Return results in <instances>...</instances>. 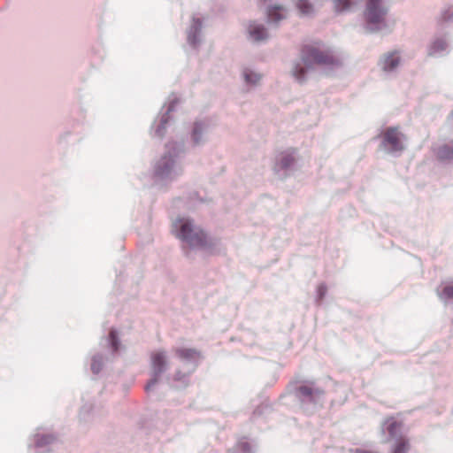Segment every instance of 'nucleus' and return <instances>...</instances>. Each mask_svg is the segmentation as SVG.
Returning <instances> with one entry per match:
<instances>
[{
	"mask_svg": "<svg viewBox=\"0 0 453 453\" xmlns=\"http://www.w3.org/2000/svg\"><path fill=\"white\" fill-rule=\"evenodd\" d=\"M300 63L295 65L292 73L298 81H303L304 74L314 65H335L340 64L339 58L329 50L325 49L321 42H311L302 45Z\"/></svg>",
	"mask_w": 453,
	"mask_h": 453,
	"instance_id": "1",
	"label": "nucleus"
},
{
	"mask_svg": "<svg viewBox=\"0 0 453 453\" xmlns=\"http://www.w3.org/2000/svg\"><path fill=\"white\" fill-rule=\"evenodd\" d=\"M176 236L186 242L190 247L207 248L212 245L206 234L195 227L188 219H179L173 223Z\"/></svg>",
	"mask_w": 453,
	"mask_h": 453,
	"instance_id": "2",
	"label": "nucleus"
},
{
	"mask_svg": "<svg viewBox=\"0 0 453 453\" xmlns=\"http://www.w3.org/2000/svg\"><path fill=\"white\" fill-rule=\"evenodd\" d=\"M387 12L382 0H367L364 15L367 25L377 29L384 25Z\"/></svg>",
	"mask_w": 453,
	"mask_h": 453,
	"instance_id": "3",
	"label": "nucleus"
},
{
	"mask_svg": "<svg viewBox=\"0 0 453 453\" xmlns=\"http://www.w3.org/2000/svg\"><path fill=\"white\" fill-rule=\"evenodd\" d=\"M403 134L398 127H388L382 134V145L392 152L404 150Z\"/></svg>",
	"mask_w": 453,
	"mask_h": 453,
	"instance_id": "4",
	"label": "nucleus"
},
{
	"mask_svg": "<svg viewBox=\"0 0 453 453\" xmlns=\"http://www.w3.org/2000/svg\"><path fill=\"white\" fill-rule=\"evenodd\" d=\"M384 426H386V430L391 438L396 439L402 435L403 423L394 417L387 418L384 421Z\"/></svg>",
	"mask_w": 453,
	"mask_h": 453,
	"instance_id": "5",
	"label": "nucleus"
},
{
	"mask_svg": "<svg viewBox=\"0 0 453 453\" xmlns=\"http://www.w3.org/2000/svg\"><path fill=\"white\" fill-rule=\"evenodd\" d=\"M151 363L155 375L158 376L164 372L166 365L165 353L163 351H157L152 353Z\"/></svg>",
	"mask_w": 453,
	"mask_h": 453,
	"instance_id": "6",
	"label": "nucleus"
},
{
	"mask_svg": "<svg viewBox=\"0 0 453 453\" xmlns=\"http://www.w3.org/2000/svg\"><path fill=\"white\" fill-rule=\"evenodd\" d=\"M411 449L409 439L403 435H400L395 440L391 447L390 453H408Z\"/></svg>",
	"mask_w": 453,
	"mask_h": 453,
	"instance_id": "7",
	"label": "nucleus"
},
{
	"mask_svg": "<svg viewBox=\"0 0 453 453\" xmlns=\"http://www.w3.org/2000/svg\"><path fill=\"white\" fill-rule=\"evenodd\" d=\"M174 352L178 357L186 361H195L200 358V352L195 349L178 348Z\"/></svg>",
	"mask_w": 453,
	"mask_h": 453,
	"instance_id": "8",
	"label": "nucleus"
},
{
	"mask_svg": "<svg viewBox=\"0 0 453 453\" xmlns=\"http://www.w3.org/2000/svg\"><path fill=\"white\" fill-rule=\"evenodd\" d=\"M399 62L400 58L396 52H392L384 56L380 65L384 71H391L399 65Z\"/></svg>",
	"mask_w": 453,
	"mask_h": 453,
	"instance_id": "9",
	"label": "nucleus"
},
{
	"mask_svg": "<svg viewBox=\"0 0 453 453\" xmlns=\"http://www.w3.org/2000/svg\"><path fill=\"white\" fill-rule=\"evenodd\" d=\"M249 34L255 41H261L266 38L265 28L262 25L251 24L249 27Z\"/></svg>",
	"mask_w": 453,
	"mask_h": 453,
	"instance_id": "10",
	"label": "nucleus"
},
{
	"mask_svg": "<svg viewBox=\"0 0 453 453\" xmlns=\"http://www.w3.org/2000/svg\"><path fill=\"white\" fill-rule=\"evenodd\" d=\"M295 153L296 150H292L281 154L280 158L279 160V165H280L281 168H288L295 162Z\"/></svg>",
	"mask_w": 453,
	"mask_h": 453,
	"instance_id": "11",
	"label": "nucleus"
},
{
	"mask_svg": "<svg viewBox=\"0 0 453 453\" xmlns=\"http://www.w3.org/2000/svg\"><path fill=\"white\" fill-rule=\"evenodd\" d=\"M284 18V10L281 6H274L269 9L268 19L270 21L277 22Z\"/></svg>",
	"mask_w": 453,
	"mask_h": 453,
	"instance_id": "12",
	"label": "nucleus"
},
{
	"mask_svg": "<svg viewBox=\"0 0 453 453\" xmlns=\"http://www.w3.org/2000/svg\"><path fill=\"white\" fill-rule=\"evenodd\" d=\"M437 157L440 159H451L453 158V147L450 145H443L437 150Z\"/></svg>",
	"mask_w": 453,
	"mask_h": 453,
	"instance_id": "13",
	"label": "nucleus"
},
{
	"mask_svg": "<svg viewBox=\"0 0 453 453\" xmlns=\"http://www.w3.org/2000/svg\"><path fill=\"white\" fill-rule=\"evenodd\" d=\"M337 12L348 11L354 5V0H332Z\"/></svg>",
	"mask_w": 453,
	"mask_h": 453,
	"instance_id": "14",
	"label": "nucleus"
},
{
	"mask_svg": "<svg viewBox=\"0 0 453 453\" xmlns=\"http://www.w3.org/2000/svg\"><path fill=\"white\" fill-rule=\"evenodd\" d=\"M296 6L302 14H310L313 11V7L308 0H298Z\"/></svg>",
	"mask_w": 453,
	"mask_h": 453,
	"instance_id": "15",
	"label": "nucleus"
},
{
	"mask_svg": "<svg viewBox=\"0 0 453 453\" xmlns=\"http://www.w3.org/2000/svg\"><path fill=\"white\" fill-rule=\"evenodd\" d=\"M447 44L443 40L434 41L430 47L429 55H434L438 51L444 50Z\"/></svg>",
	"mask_w": 453,
	"mask_h": 453,
	"instance_id": "16",
	"label": "nucleus"
},
{
	"mask_svg": "<svg viewBox=\"0 0 453 453\" xmlns=\"http://www.w3.org/2000/svg\"><path fill=\"white\" fill-rule=\"evenodd\" d=\"M243 75L246 82L250 84H256L261 78L259 74L249 70H246Z\"/></svg>",
	"mask_w": 453,
	"mask_h": 453,
	"instance_id": "17",
	"label": "nucleus"
},
{
	"mask_svg": "<svg viewBox=\"0 0 453 453\" xmlns=\"http://www.w3.org/2000/svg\"><path fill=\"white\" fill-rule=\"evenodd\" d=\"M441 297L447 299L453 298V285L445 286L441 290Z\"/></svg>",
	"mask_w": 453,
	"mask_h": 453,
	"instance_id": "18",
	"label": "nucleus"
},
{
	"mask_svg": "<svg viewBox=\"0 0 453 453\" xmlns=\"http://www.w3.org/2000/svg\"><path fill=\"white\" fill-rule=\"evenodd\" d=\"M298 391L301 395L304 396L311 397L313 395V389L309 386H301L299 387Z\"/></svg>",
	"mask_w": 453,
	"mask_h": 453,
	"instance_id": "19",
	"label": "nucleus"
},
{
	"mask_svg": "<svg viewBox=\"0 0 453 453\" xmlns=\"http://www.w3.org/2000/svg\"><path fill=\"white\" fill-rule=\"evenodd\" d=\"M201 133H202V127L198 124H196L194 130H193V138L196 142H198V136L200 135Z\"/></svg>",
	"mask_w": 453,
	"mask_h": 453,
	"instance_id": "20",
	"label": "nucleus"
},
{
	"mask_svg": "<svg viewBox=\"0 0 453 453\" xmlns=\"http://www.w3.org/2000/svg\"><path fill=\"white\" fill-rule=\"evenodd\" d=\"M110 337H111V339L112 345H113V347H114V349H117V346H116V340H115L116 335H115V332H114V331H111V332L110 333Z\"/></svg>",
	"mask_w": 453,
	"mask_h": 453,
	"instance_id": "21",
	"label": "nucleus"
},
{
	"mask_svg": "<svg viewBox=\"0 0 453 453\" xmlns=\"http://www.w3.org/2000/svg\"><path fill=\"white\" fill-rule=\"evenodd\" d=\"M449 12V11H447V12H445L442 14V19H443L444 21L449 20V19H450L451 18H453V13H452V14H449V13H448Z\"/></svg>",
	"mask_w": 453,
	"mask_h": 453,
	"instance_id": "22",
	"label": "nucleus"
},
{
	"mask_svg": "<svg viewBox=\"0 0 453 453\" xmlns=\"http://www.w3.org/2000/svg\"><path fill=\"white\" fill-rule=\"evenodd\" d=\"M241 448H242L243 450H247V451H249V450H250V445H249L248 443H246V442H245V443H242V444H241Z\"/></svg>",
	"mask_w": 453,
	"mask_h": 453,
	"instance_id": "23",
	"label": "nucleus"
},
{
	"mask_svg": "<svg viewBox=\"0 0 453 453\" xmlns=\"http://www.w3.org/2000/svg\"><path fill=\"white\" fill-rule=\"evenodd\" d=\"M156 382H157V379H155V380H151V381L148 384V386L146 387V389H149L150 387L154 386V385L156 384Z\"/></svg>",
	"mask_w": 453,
	"mask_h": 453,
	"instance_id": "24",
	"label": "nucleus"
}]
</instances>
